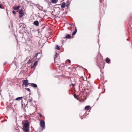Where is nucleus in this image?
<instances>
[{
	"label": "nucleus",
	"instance_id": "nucleus-1",
	"mask_svg": "<svg viewBox=\"0 0 132 132\" xmlns=\"http://www.w3.org/2000/svg\"><path fill=\"white\" fill-rule=\"evenodd\" d=\"M22 129L26 132L29 131V123L27 120L23 121L22 123Z\"/></svg>",
	"mask_w": 132,
	"mask_h": 132
},
{
	"label": "nucleus",
	"instance_id": "nucleus-2",
	"mask_svg": "<svg viewBox=\"0 0 132 132\" xmlns=\"http://www.w3.org/2000/svg\"><path fill=\"white\" fill-rule=\"evenodd\" d=\"M40 125L42 126V130H43L45 128V123L44 121L41 120L40 121Z\"/></svg>",
	"mask_w": 132,
	"mask_h": 132
},
{
	"label": "nucleus",
	"instance_id": "nucleus-3",
	"mask_svg": "<svg viewBox=\"0 0 132 132\" xmlns=\"http://www.w3.org/2000/svg\"><path fill=\"white\" fill-rule=\"evenodd\" d=\"M23 84L22 85H24L25 87H27L30 83H28V80H23L22 81Z\"/></svg>",
	"mask_w": 132,
	"mask_h": 132
},
{
	"label": "nucleus",
	"instance_id": "nucleus-4",
	"mask_svg": "<svg viewBox=\"0 0 132 132\" xmlns=\"http://www.w3.org/2000/svg\"><path fill=\"white\" fill-rule=\"evenodd\" d=\"M19 17L20 18L22 17L24 14V13L22 10H21L19 11Z\"/></svg>",
	"mask_w": 132,
	"mask_h": 132
},
{
	"label": "nucleus",
	"instance_id": "nucleus-5",
	"mask_svg": "<svg viewBox=\"0 0 132 132\" xmlns=\"http://www.w3.org/2000/svg\"><path fill=\"white\" fill-rule=\"evenodd\" d=\"M37 61H36L34 63L33 65V66L31 67V68H33L34 67H35L37 65Z\"/></svg>",
	"mask_w": 132,
	"mask_h": 132
},
{
	"label": "nucleus",
	"instance_id": "nucleus-6",
	"mask_svg": "<svg viewBox=\"0 0 132 132\" xmlns=\"http://www.w3.org/2000/svg\"><path fill=\"white\" fill-rule=\"evenodd\" d=\"M33 24L35 25L38 26L39 25V23L38 21L36 20L34 22Z\"/></svg>",
	"mask_w": 132,
	"mask_h": 132
},
{
	"label": "nucleus",
	"instance_id": "nucleus-7",
	"mask_svg": "<svg viewBox=\"0 0 132 132\" xmlns=\"http://www.w3.org/2000/svg\"><path fill=\"white\" fill-rule=\"evenodd\" d=\"M30 84L31 86L34 87L36 88L37 87V85L36 84L34 83H30Z\"/></svg>",
	"mask_w": 132,
	"mask_h": 132
},
{
	"label": "nucleus",
	"instance_id": "nucleus-8",
	"mask_svg": "<svg viewBox=\"0 0 132 132\" xmlns=\"http://www.w3.org/2000/svg\"><path fill=\"white\" fill-rule=\"evenodd\" d=\"M20 7V6L19 5L18 6H16L15 7H13V9L15 10H18Z\"/></svg>",
	"mask_w": 132,
	"mask_h": 132
},
{
	"label": "nucleus",
	"instance_id": "nucleus-9",
	"mask_svg": "<svg viewBox=\"0 0 132 132\" xmlns=\"http://www.w3.org/2000/svg\"><path fill=\"white\" fill-rule=\"evenodd\" d=\"M58 0H51V2L52 3H56L58 1Z\"/></svg>",
	"mask_w": 132,
	"mask_h": 132
},
{
	"label": "nucleus",
	"instance_id": "nucleus-10",
	"mask_svg": "<svg viewBox=\"0 0 132 132\" xmlns=\"http://www.w3.org/2000/svg\"><path fill=\"white\" fill-rule=\"evenodd\" d=\"M65 3H63L62 5H61V7L62 8H64L65 7Z\"/></svg>",
	"mask_w": 132,
	"mask_h": 132
},
{
	"label": "nucleus",
	"instance_id": "nucleus-11",
	"mask_svg": "<svg viewBox=\"0 0 132 132\" xmlns=\"http://www.w3.org/2000/svg\"><path fill=\"white\" fill-rule=\"evenodd\" d=\"M77 31V29H76H76H75V31L74 32H73L72 33V35H75L76 34V33Z\"/></svg>",
	"mask_w": 132,
	"mask_h": 132
},
{
	"label": "nucleus",
	"instance_id": "nucleus-12",
	"mask_svg": "<svg viewBox=\"0 0 132 132\" xmlns=\"http://www.w3.org/2000/svg\"><path fill=\"white\" fill-rule=\"evenodd\" d=\"M22 97H19L16 98L15 99V100H21L22 98Z\"/></svg>",
	"mask_w": 132,
	"mask_h": 132
},
{
	"label": "nucleus",
	"instance_id": "nucleus-13",
	"mask_svg": "<svg viewBox=\"0 0 132 132\" xmlns=\"http://www.w3.org/2000/svg\"><path fill=\"white\" fill-rule=\"evenodd\" d=\"M90 107L89 106H86L85 107V109L86 110H88Z\"/></svg>",
	"mask_w": 132,
	"mask_h": 132
},
{
	"label": "nucleus",
	"instance_id": "nucleus-14",
	"mask_svg": "<svg viewBox=\"0 0 132 132\" xmlns=\"http://www.w3.org/2000/svg\"><path fill=\"white\" fill-rule=\"evenodd\" d=\"M110 59L109 58H107L106 59V62L107 63H109V62H110Z\"/></svg>",
	"mask_w": 132,
	"mask_h": 132
},
{
	"label": "nucleus",
	"instance_id": "nucleus-15",
	"mask_svg": "<svg viewBox=\"0 0 132 132\" xmlns=\"http://www.w3.org/2000/svg\"><path fill=\"white\" fill-rule=\"evenodd\" d=\"M71 37V36L69 35H67L65 36V38H70Z\"/></svg>",
	"mask_w": 132,
	"mask_h": 132
},
{
	"label": "nucleus",
	"instance_id": "nucleus-16",
	"mask_svg": "<svg viewBox=\"0 0 132 132\" xmlns=\"http://www.w3.org/2000/svg\"><path fill=\"white\" fill-rule=\"evenodd\" d=\"M39 9L41 11H42L43 9V7L42 6H39Z\"/></svg>",
	"mask_w": 132,
	"mask_h": 132
},
{
	"label": "nucleus",
	"instance_id": "nucleus-17",
	"mask_svg": "<svg viewBox=\"0 0 132 132\" xmlns=\"http://www.w3.org/2000/svg\"><path fill=\"white\" fill-rule=\"evenodd\" d=\"M55 48L57 50H59L60 49V47L57 45H56Z\"/></svg>",
	"mask_w": 132,
	"mask_h": 132
},
{
	"label": "nucleus",
	"instance_id": "nucleus-18",
	"mask_svg": "<svg viewBox=\"0 0 132 132\" xmlns=\"http://www.w3.org/2000/svg\"><path fill=\"white\" fill-rule=\"evenodd\" d=\"M26 89L28 91L30 92V90L29 88H26Z\"/></svg>",
	"mask_w": 132,
	"mask_h": 132
},
{
	"label": "nucleus",
	"instance_id": "nucleus-19",
	"mask_svg": "<svg viewBox=\"0 0 132 132\" xmlns=\"http://www.w3.org/2000/svg\"><path fill=\"white\" fill-rule=\"evenodd\" d=\"M38 53H37L34 56V57H36L38 56Z\"/></svg>",
	"mask_w": 132,
	"mask_h": 132
},
{
	"label": "nucleus",
	"instance_id": "nucleus-20",
	"mask_svg": "<svg viewBox=\"0 0 132 132\" xmlns=\"http://www.w3.org/2000/svg\"><path fill=\"white\" fill-rule=\"evenodd\" d=\"M58 54L57 53H56L55 55V57H54V59L55 58H56Z\"/></svg>",
	"mask_w": 132,
	"mask_h": 132
},
{
	"label": "nucleus",
	"instance_id": "nucleus-21",
	"mask_svg": "<svg viewBox=\"0 0 132 132\" xmlns=\"http://www.w3.org/2000/svg\"><path fill=\"white\" fill-rule=\"evenodd\" d=\"M67 61H68L70 63H71V61L70 60L68 59L67 60Z\"/></svg>",
	"mask_w": 132,
	"mask_h": 132
},
{
	"label": "nucleus",
	"instance_id": "nucleus-22",
	"mask_svg": "<svg viewBox=\"0 0 132 132\" xmlns=\"http://www.w3.org/2000/svg\"><path fill=\"white\" fill-rule=\"evenodd\" d=\"M12 13L13 14H15L16 13V12L15 11H12Z\"/></svg>",
	"mask_w": 132,
	"mask_h": 132
},
{
	"label": "nucleus",
	"instance_id": "nucleus-23",
	"mask_svg": "<svg viewBox=\"0 0 132 132\" xmlns=\"http://www.w3.org/2000/svg\"><path fill=\"white\" fill-rule=\"evenodd\" d=\"M74 97L76 98V99H77V97H76L77 96H76V94H74Z\"/></svg>",
	"mask_w": 132,
	"mask_h": 132
},
{
	"label": "nucleus",
	"instance_id": "nucleus-24",
	"mask_svg": "<svg viewBox=\"0 0 132 132\" xmlns=\"http://www.w3.org/2000/svg\"><path fill=\"white\" fill-rule=\"evenodd\" d=\"M38 114L39 115V116L40 117H41L42 116V115L41 114L39 113H38Z\"/></svg>",
	"mask_w": 132,
	"mask_h": 132
},
{
	"label": "nucleus",
	"instance_id": "nucleus-25",
	"mask_svg": "<svg viewBox=\"0 0 132 132\" xmlns=\"http://www.w3.org/2000/svg\"><path fill=\"white\" fill-rule=\"evenodd\" d=\"M0 8H1V9H2V5H1L0 4Z\"/></svg>",
	"mask_w": 132,
	"mask_h": 132
},
{
	"label": "nucleus",
	"instance_id": "nucleus-26",
	"mask_svg": "<svg viewBox=\"0 0 132 132\" xmlns=\"http://www.w3.org/2000/svg\"><path fill=\"white\" fill-rule=\"evenodd\" d=\"M103 0H100V2H101V3H102L103 2Z\"/></svg>",
	"mask_w": 132,
	"mask_h": 132
},
{
	"label": "nucleus",
	"instance_id": "nucleus-27",
	"mask_svg": "<svg viewBox=\"0 0 132 132\" xmlns=\"http://www.w3.org/2000/svg\"><path fill=\"white\" fill-rule=\"evenodd\" d=\"M6 63H7V62H5L4 64V65H5Z\"/></svg>",
	"mask_w": 132,
	"mask_h": 132
},
{
	"label": "nucleus",
	"instance_id": "nucleus-28",
	"mask_svg": "<svg viewBox=\"0 0 132 132\" xmlns=\"http://www.w3.org/2000/svg\"><path fill=\"white\" fill-rule=\"evenodd\" d=\"M28 58H29V57H27V59H28Z\"/></svg>",
	"mask_w": 132,
	"mask_h": 132
},
{
	"label": "nucleus",
	"instance_id": "nucleus-29",
	"mask_svg": "<svg viewBox=\"0 0 132 132\" xmlns=\"http://www.w3.org/2000/svg\"><path fill=\"white\" fill-rule=\"evenodd\" d=\"M30 62H28V63H30Z\"/></svg>",
	"mask_w": 132,
	"mask_h": 132
},
{
	"label": "nucleus",
	"instance_id": "nucleus-30",
	"mask_svg": "<svg viewBox=\"0 0 132 132\" xmlns=\"http://www.w3.org/2000/svg\"><path fill=\"white\" fill-rule=\"evenodd\" d=\"M99 67H100V66L99 65Z\"/></svg>",
	"mask_w": 132,
	"mask_h": 132
},
{
	"label": "nucleus",
	"instance_id": "nucleus-31",
	"mask_svg": "<svg viewBox=\"0 0 132 132\" xmlns=\"http://www.w3.org/2000/svg\"><path fill=\"white\" fill-rule=\"evenodd\" d=\"M3 121H2V122Z\"/></svg>",
	"mask_w": 132,
	"mask_h": 132
},
{
	"label": "nucleus",
	"instance_id": "nucleus-32",
	"mask_svg": "<svg viewBox=\"0 0 132 132\" xmlns=\"http://www.w3.org/2000/svg\"><path fill=\"white\" fill-rule=\"evenodd\" d=\"M44 12L45 11V10H44Z\"/></svg>",
	"mask_w": 132,
	"mask_h": 132
}]
</instances>
